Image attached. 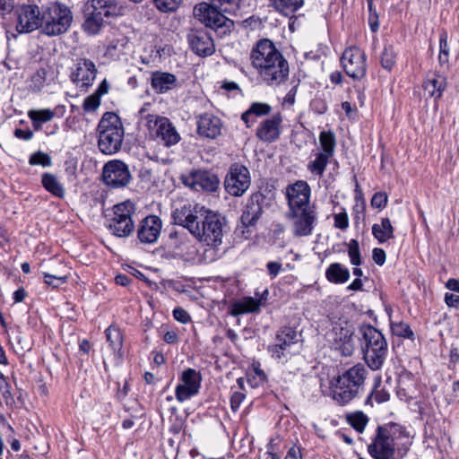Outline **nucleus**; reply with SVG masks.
<instances>
[{
	"label": "nucleus",
	"mask_w": 459,
	"mask_h": 459,
	"mask_svg": "<svg viewBox=\"0 0 459 459\" xmlns=\"http://www.w3.org/2000/svg\"><path fill=\"white\" fill-rule=\"evenodd\" d=\"M45 12L42 32L48 36H58L67 31L73 22L71 9L63 3H56Z\"/></svg>",
	"instance_id": "nucleus-5"
},
{
	"label": "nucleus",
	"mask_w": 459,
	"mask_h": 459,
	"mask_svg": "<svg viewBox=\"0 0 459 459\" xmlns=\"http://www.w3.org/2000/svg\"><path fill=\"white\" fill-rule=\"evenodd\" d=\"M397 53L392 44H385L380 54L381 66L387 71H391L396 64Z\"/></svg>",
	"instance_id": "nucleus-38"
},
{
	"label": "nucleus",
	"mask_w": 459,
	"mask_h": 459,
	"mask_svg": "<svg viewBox=\"0 0 459 459\" xmlns=\"http://www.w3.org/2000/svg\"><path fill=\"white\" fill-rule=\"evenodd\" d=\"M388 196L385 192L380 191L374 194L371 198V206L377 209H383L386 206Z\"/></svg>",
	"instance_id": "nucleus-53"
},
{
	"label": "nucleus",
	"mask_w": 459,
	"mask_h": 459,
	"mask_svg": "<svg viewBox=\"0 0 459 459\" xmlns=\"http://www.w3.org/2000/svg\"><path fill=\"white\" fill-rule=\"evenodd\" d=\"M251 184L248 169L239 163H234L225 177V191L232 196H242L249 188Z\"/></svg>",
	"instance_id": "nucleus-8"
},
{
	"label": "nucleus",
	"mask_w": 459,
	"mask_h": 459,
	"mask_svg": "<svg viewBox=\"0 0 459 459\" xmlns=\"http://www.w3.org/2000/svg\"><path fill=\"white\" fill-rule=\"evenodd\" d=\"M438 62L441 66L448 65L449 63V46L447 42V33L446 31H443L439 38Z\"/></svg>",
	"instance_id": "nucleus-45"
},
{
	"label": "nucleus",
	"mask_w": 459,
	"mask_h": 459,
	"mask_svg": "<svg viewBox=\"0 0 459 459\" xmlns=\"http://www.w3.org/2000/svg\"><path fill=\"white\" fill-rule=\"evenodd\" d=\"M446 87V79L445 76L435 72L429 73L423 82L424 91L429 97L438 100Z\"/></svg>",
	"instance_id": "nucleus-28"
},
{
	"label": "nucleus",
	"mask_w": 459,
	"mask_h": 459,
	"mask_svg": "<svg viewBox=\"0 0 459 459\" xmlns=\"http://www.w3.org/2000/svg\"><path fill=\"white\" fill-rule=\"evenodd\" d=\"M100 105V98L95 93L88 96L84 101L82 108L86 112L95 111Z\"/></svg>",
	"instance_id": "nucleus-54"
},
{
	"label": "nucleus",
	"mask_w": 459,
	"mask_h": 459,
	"mask_svg": "<svg viewBox=\"0 0 459 459\" xmlns=\"http://www.w3.org/2000/svg\"><path fill=\"white\" fill-rule=\"evenodd\" d=\"M41 183L44 188L53 195L58 198L65 196V188L55 175L44 173L42 175Z\"/></svg>",
	"instance_id": "nucleus-35"
},
{
	"label": "nucleus",
	"mask_w": 459,
	"mask_h": 459,
	"mask_svg": "<svg viewBox=\"0 0 459 459\" xmlns=\"http://www.w3.org/2000/svg\"><path fill=\"white\" fill-rule=\"evenodd\" d=\"M368 369L360 363L351 367L342 375V384L349 383L355 390L359 392V388L364 385L367 378Z\"/></svg>",
	"instance_id": "nucleus-30"
},
{
	"label": "nucleus",
	"mask_w": 459,
	"mask_h": 459,
	"mask_svg": "<svg viewBox=\"0 0 459 459\" xmlns=\"http://www.w3.org/2000/svg\"><path fill=\"white\" fill-rule=\"evenodd\" d=\"M325 277L332 283H344L350 278V271L340 263H333L326 269Z\"/></svg>",
	"instance_id": "nucleus-32"
},
{
	"label": "nucleus",
	"mask_w": 459,
	"mask_h": 459,
	"mask_svg": "<svg viewBox=\"0 0 459 459\" xmlns=\"http://www.w3.org/2000/svg\"><path fill=\"white\" fill-rule=\"evenodd\" d=\"M347 421L354 429L362 433L368 424V418L362 411H356L347 415Z\"/></svg>",
	"instance_id": "nucleus-43"
},
{
	"label": "nucleus",
	"mask_w": 459,
	"mask_h": 459,
	"mask_svg": "<svg viewBox=\"0 0 459 459\" xmlns=\"http://www.w3.org/2000/svg\"><path fill=\"white\" fill-rule=\"evenodd\" d=\"M155 7L161 13L176 12L182 0H152Z\"/></svg>",
	"instance_id": "nucleus-48"
},
{
	"label": "nucleus",
	"mask_w": 459,
	"mask_h": 459,
	"mask_svg": "<svg viewBox=\"0 0 459 459\" xmlns=\"http://www.w3.org/2000/svg\"><path fill=\"white\" fill-rule=\"evenodd\" d=\"M348 255L351 260V264L359 266L361 264V255L359 251V242L356 239H351L348 243Z\"/></svg>",
	"instance_id": "nucleus-49"
},
{
	"label": "nucleus",
	"mask_w": 459,
	"mask_h": 459,
	"mask_svg": "<svg viewBox=\"0 0 459 459\" xmlns=\"http://www.w3.org/2000/svg\"><path fill=\"white\" fill-rule=\"evenodd\" d=\"M172 218L174 223L186 229L200 243L217 248L222 244L227 220L219 212L195 204L177 208Z\"/></svg>",
	"instance_id": "nucleus-1"
},
{
	"label": "nucleus",
	"mask_w": 459,
	"mask_h": 459,
	"mask_svg": "<svg viewBox=\"0 0 459 459\" xmlns=\"http://www.w3.org/2000/svg\"><path fill=\"white\" fill-rule=\"evenodd\" d=\"M102 180L112 188L126 186L131 180L128 166L119 160L107 162L103 167Z\"/></svg>",
	"instance_id": "nucleus-15"
},
{
	"label": "nucleus",
	"mask_w": 459,
	"mask_h": 459,
	"mask_svg": "<svg viewBox=\"0 0 459 459\" xmlns=\"http://www.w3.org/2000/svg\"><path fill=\"white\" fill-rule=\"evenodd\" d=\"M192 50L198 56H208L213 54L215 48L212 37L205 30H195L188 35Z\"/></svg>",
	"instance_id": "nucleus-24"
},
{
	"label": "nucleus",
	"mask_w": 459,
	"mask_h": 459,
	"mask_svg": "<svg viewBox=\"0 0 459 459\" xmlns=\"http://www.w3.org/2000/svg\"><path fill=\"white\" fill-rule=\"evenodd\" d=\"M298 332L292 327L284 326L276 334V343L269 346L268 350L273 357L281 359L285 356V351L298 342Z\"/></svg>",
	"instance_id": "nucleus-22"
},
{
	"label": "nucleus",
	"mask_w": 459,
	"mask_h": 459,
	"mask_svg": "<svg viewBox=\"0 0 459 459\" xmlns=\"http://www.w3.org/2000/svg\"><path fill=\"white\" fill-rule=\"evenodd\" d=\"M281 53L275 45L268 39H262L253 47L250 54L252 66L256 72L268 61L279 56Z\"/></svg>",
	"instance_id": "nucleus-18"
},
{
	"label": "nucleus",
	"mask_w": 459,
	"mask_h": 459,
	"mask_svg": "<svg viewBox=\"0 0 459 459\" xmlns=\"http://www.w3.org/2000/svg\"><path fill=\"white\" fill-rule=\"evenodd\" d=\"M86 18L84 22L82 23L83 30L89 35H96L98 34L105 22L100 19L98 14L94 13L91 10L85 9Z\"/></svg>",
	"instance_id": "nucleus-36"
},
{
	"label": "nucleus",
	"mask_w": 459,
	"mask_h": 459,
	"mask_svg": "<svg viewBox=\"0 0 459 459\" xmlns=\"http://www.w3.org/2000/svg\"><path fill=\"white\" fill-rule=\"evenodd\" d=\"M359 333L364 360L372 370L382 368L387 355V341L381 331L371 325H362Z\"/></svg>",
	"instance_id": "nucleus-2"
},
{
	"label": "nucleus",
	"mask_w": 459,
	"mask_h": 459,
	"mask_svg": "<svg viewBox=\"0 0 459 459\" xmlns=\"http://www.w3.org/2000/svg\"><path fill=\"white\" fill-rule=\"evenodd\" d=\"M372 258L377 265H383L386 258L385 250L379 247H375L372 251Z\"/></svg>",
	"instance_id": "nucleus-59"
},
{
	"label": "nucleus",
	"mask_w": 459,
	"mask_h": 459,
	"mask_svg": "<svg viewBox=\"0 0 459 459\" xmlns=\"http://www.w3.org/2000/svg\"><path fill=\"white\" fill-rule=\"evenodd\" d=\"M380 384H381V378L377 377L376 379L374 390L371 392V394L368 396V398L366 400V404L372 405V399H375V401L377 403H385L390 399V394L385 389H384V388L378 389V387L380 386Z\"/></svg>",
	"instance_id": "nucleus-42"
},
{
	"label": "nucleus",
	"mask_w": 459,
	"mask_h": 459,
	"mask_svg": "<svg viewBox=\"0 0 459 459\" xmlns=\"http://www.w3.org/2000/svg\"><path fill=\"white\" fill-rule=\"evenodd\" d=\"M267 205V196L264 193L256 191L251 194L240 216L241 227L244 229L255 227Z\"/></svg>",
	"instance_id": "nucleus-12"
},
{
	"label": "nucleus",
	"mask_w": 459,
	"mask_h": 459,
	"mask_svg": "<svg viewBox=\"0 0 459 459\" xmlns=\"http://www.w3.org/2000/svg\"><path fill=\"white\" fill-rule=\"evenodd\" d=\"M333 398L341 405H345L355 398L359 392L349 383H343L342 377L339 376L333 385Z\"/></svg>",
	"instance_id": "nucleus-27"
},
{
	"label": "nucleus",
	"mask_w": 459,
	"mask_h": 459,
	"mask_svg": "<svg viewBox=\"0 0 459 459\" xmlns=\"http://www.w3.org/2000/svg\"><path fill=\"white\" fill-rule=\"evenodd\" d=\"M221 119L212 114L205 113L198 117L197 133L201 136L215 139L221 134Z\"/></svg>",
	"instance_id": "nucleus-25"
},
{
	"label": "nucleus",
	"mask_w": 459,
	"mask_h": 459,
	"mask_svg": "<svg viewBox=\"0 0 459 459\" xmlns=\"http://www.w3.org/2000/svg\"><path fill=\"white\" fill-rule=\"evenodd\" d=\"M107 341L109 343V347L113 351L116 357L119 359H122L123 354L121 352L123 347V335L120 330L117 327L110 325L106 329Z\"/></svg>",
	"instance_id": "nucleus-34"
},
{
	"label": "nucleus",
	"mask_w": 459,
	"mask_h": 459,
	"mask_svg": "<svg viewBox=\"0 0 459 459\" xmlns=\"http://www.w3.org/2000/svg\"><path fill=\"white\" fill-rule=\"evenodd\" d=\"M87 10H91L105 23L122 14L121 7L115 0H89Z\"/></svg>",
	"instance_id": "nucleus-23"
},
{
	"label": "nucleus",
	"mask_w": 459,
	"mask_h": 459,
	"mask_svg": "<svg viewBox=\"0 0 459 459\" xmlns=\"http://www.w3.org/2000/svg\"><path fill=\"white\" fill-rule=\"evenodd\" d=\"M145 120L152 135L160 139L164 145L171 146L179 142L180 135L169 118L149 114L145 117Z\"/></svg>",
	"instance_id": "nucleus-10"
},
{
	"label": "nucleus",
	"mask_w": 459,
	"mask_h": 459,
	"mask_svg": "<svg viewBox=\"0 0 459 459\" xmlns=\"http://www.w3.org/2000/svg\"><path fill=\"white\" fill-rule=\"evenodd\" d=\"M311 189L306 181L299 180L288 186L286 195L290 212L311 207L309 204Z\"/></svg>",
	"instance_id": "nucleus-19"
},
{
	"label": "nucleus",
	"mask_w": 459,
	"mask_h": 459,
	"mask_svg": "<svg viewBox=\"0 0 459 459\" xmlns=\"http://www.w3.org/2000/svg\"><path fill=\"white\" fill-rule=\"evenodd\" d=\"M198 393L196 386H186L183 384L176 387V398L178 402H184Z\"/></svg>",
	"instance_id": "nucleus-50"
},
{
	"label": "nucleus",
	"mask_w": 459,
	"mask_h": 459,
	"mask_svg": "<svg viewBox=\"0 0 459 459\" xmlns=\"http://www.w3.org/2000/svg\"><path fill=\"white\" fill-rule=\"evenodd\" d=\"M134 204L130 202L118 204L113 208V217L109 220L108 229L113 235L119 238L128 237L134 229L132 215Z\"/></svg>",
	"instance_id": "nucleus-6"
},
{
	"label": "nucleus",
	"mask_w": 459,
	"mask_h": 459,
	"mask_svg": "<svg viewBox=\"0 0 459 459\" xmlns=\"http://www.w3.org/2000/svg\"><path fill=\"white\" fill-rule=\"evenodd\" d=\"M276 10L288 16L299 9L304 0H272Z\"/></svg>",
	"instance_id": "nucleus-39"
},
{
	"label": "nucleus",
	"mask_w": 459,
	"mask_h": 459,
	"mask_svg": "<svg viewBox=\"0 0 459 459\" xmlns=\"http://www.w3.org/2000/svg\"><path fill=\"white\" fill-rule=\"evenodd\" d=\"M16 30L20 33H30L42 28L45 12L36 4H24L16 9Z\"/></svg>",
	"instance_id": "nucleus-7"
},
{
	"label": "nucleus",
	"mask_w": 459,
	"mask_h": 459,
	"mask_svg": "<svg viewBox=\"0 0 459 459\" xmlns=\"http://www.w3.org/2000/svg\"><path fill=\"white\" fill-rule=\"evenodd\" d=\"M181 380L186 386H196V390L199 392L201 376L195 369L187 368L183 371Z\"/></svg>",
	"instance_id": "nucleus-46"
},
{
	"label": "nucleus",
	"mask_w": 459,
	"mask_h": 459,
	"mask_svg": "<svg viewBox=\"0 0 459 459\" xmlns=\"http://www.w3.org/2000/svg\"><path fill=\"white\" fill-rule=\"evenodd\" d=\"M445 301L448 307L459 308V295L454 293H446L445 295Z\"/></svg>",
	"instance_id": "nucleus-62"
},
{
	"label": "nucleus",
	"mask_w": 459,
	"mask_h": 459,
	"mask_svg": "<svg viewBox=\"0 0 459 459\" xmlns=\"http://www.w3.org/2000/svg\"><path fill=\"white\" fill-rule=\"evenodd\" d=\"M28 116L31 119L33 126L38 129L42 123L50 121L55 113L50 109L30 110Z\"/></svg>",
	"instance_id": "nucleus-41"
},
{
	"label": "nucleus",
	"mask_w": 459,
	"mask_h": 459,
	"mask_svg": "<svg viewBox=\"0 0 459 459\" xmlns=\"http://www.w3.org/2000/svg\"><path fill=\"white\" fill-rule=\"evenodd\" d=\"M289 73V64L282 54L257 71L260 79L268 86H279L288 79Z\"/></svg>",
	"instance_id": "nucleus-9"
},
{
	"label": "nucleus",
	"mask_w": 459,
	"mask_h": 459,
	"mask_svg": "<svg viewBox=\"0 0 459 459\" xmlns=\"http://www.w3.org/2000/svg\"><path fill=\"white\" fill-rule=\"evenodd\" d=\"M301 458H302V455H301L300 448L293 446L289 449L287 455L285 456L284 459H301Z\"/></svg>",
	"instance_id": "nucleus-64"
},
{
	"label": "nucleus",
	"mask_w": 459,
	"mask_h": 459,
	"mask_svg": "<svg viewBox=\"0 0 459 459\" xmlns=\"http://www.w3.org/2000/svg\"><path fill=\"white\" fill-rule=\"evenodd\" d=\"M403 428L396 423L379 426L368 451L374 459H395V440L403 434Z\"/></svg>",
	"instance_id": "nucleus-4"
},
{
	"label": "nucleus",
	"mask_w": 459,
	"mask_h": 459,
	"mask_svg": "<svg viewBox=\"0 0 459 459\" xmlns=\"http://www.w3.org/2000/svg\"><path fill=\"white\" fill-rule=\"evenodd\" d=\"M293 220V234L296 237H305L312 233L316 212L314 206L290 211Z\"/></svg>",
	"instance_id": "nucleus-17"
},
{
	"label": "nucleus",
	"mask_w": 459,
	"mask_h": 459,
	"mask_svg": "<svg viewBox=\"0 0 459 459\" xmlns=\"http://www.w3.org/2000/svg\"><path fill=\"white\" fill-rule=\"evenodd\" d=\"M45 71H38L31 78L32 82L35 83L36 91H39L45 81Z\"/></svg>",
	"instance_id": "nucleus-61"
},
{
	"label": "nucleus",
	"mask_w": 459,
	"mask_h": 459,
	"mask_svg": "<svg viewBox=\"0 0 459 459\" xmlns=\"http://www.w3.org/2000/svg\"><path fill=\"white\" fill-rule=\"evenodd\" d=\"M13 341L17 343V352H23L30 349L29 341L23 338L19 330L17 331V334L13 336Z\"/></svg>",
	"instance_id": "nucleus-56"
},
{
	"label": "nucleus",
	"mask_w": 459,
	"mask_h": 459,
	"mask_svg": "<svg viewBox=\"0 0 459 459\" xmlns=\"http://www.w3.org/2000/svg\"><path fill=\"white\" fill-rule=\"evenodd\" d=\"M194 15L206 27L219 30L229 29L232 21L226 16V13L207 3H200L194 8Z\"/></svg>",
	"instance_id": "nucleus-11"
},
{
	"label": "nucleus",
	"mask_w": 459,
	"mask_h": 459,
	"mask_svg": "<svg viewBox=\"0 0 459 459\" xmlns=\"http://www.w3.org/2000/svg\"><path fill=\"white\" fill-rule=\"evenodd\" d=\"M97 69L94 63L90 59H81L76 70L72 74V80L75 82H82L81 87L87 89L95 80Z\"/></svg>",
	"instance_id": "nucleus-26"
},
{
	"label": "nucleus",
	"mask_w": 459,
	"mask_h": 459,
	"mask_svg": "<svg viewBox=\"0 0 459 459\" xmlns=\"http://www.w3.org/2000/svg\"><path fill=\"white\" fill-rule=\"evenodd\" d=\"M177 77L170 73L156 71L152 74L151 85L157 93H164L175 88Z\"/></svg>",
	"instance_id": "nucleus-29"
},
{
	"label": "nucleus",
	"mask_w": 459,
	"mask_h": 459,
	"mask_svg": "<svg viewBox=\"0 0 459 459\" xmlns=\"http://www.w3.org/2000/svg\"><path fill=\"white\" fill-rule=\"evenodd\" d=\"M162 222L159 216L149 215L140 222L137 236L140 242L144 244L155 243L160 234Z\"/></svg>",
	"instance_id": "nucleus-21"
},
{
	"label": "nucleus",
	"mask_w": 459,
	"mask_h": 459,
	"mask_svg": "<svg viewBox=\"0 0 459 459\" xmlns=\"http://www.w3.org/2000/svg\"><path fill=\"white\" fill-rule=\"evenodd\" d=\"M271 110L272 108L269 104L261 102H254L248 108L249 113L256 117L266 116L271 112Z\"/></svg>",
	"instance_id": "nucleus-52"
},
{
	"label": "nucleus",
	"mask_w": 459,
	"mask_h": 459,
	"mask_svg": "<svg viewBox=\"0 0 459 459\" xmlns=\"http://www.w3.org/2000/svg\"><path fill=\"white\" fill-rule=\"evenodd\" d=\"M246 395L242 392H234L230 397V407L233 411H236L242 402L244 401Z\"/></svg>",
	"instance_id": "nucleus-57"
},
{
	"label": "nucleus",
	"mask_w": 459,
	"mask_h": 459,
	"mask_svg": "<svg viewBox=\"0 0 459 459\" xmlns=\"http://www.w3.org/2000/svg\"><path fill=\"white\" fill-rule=\"evenodd\" d=\"M368 11H369L368 22H369L372 31L375 32L379 28L378 15H377V13L373 5L371 7V10H368Z\"/></svg>",
	"instance_id": "nucleus-60"
},
{
	"label": "nucleus",
	"mask_w": 459,
	"mask_h": 459,
	"mask_svg": "<svg viewBox=\"0 0 459 459\" xmlns=\"http://www.w3.org/2000/svg\"><path fill=\"white\" fill-rule=\"evenodd\" d=\"M342 65L348 76L355 80L362 79L367 72V56L357 47L348 48L341 57Z\"/></svg>",
	"instance_id": "nucleus-13"
},
{
	"label": "nucleus",
	"mask_w": 459,
	"mask_h": 459,
	"mask_svg": "<svg viewBox=\"0 0 459 459\" xmlns=\"http://www.w3.org/2000/svg\"><path fill=\"white\" fill-rule=\"evenodd\" d=\"M282 117L280 113L263 120L256 128L255 136L264 143H273L280 138Z\"/></svg>",
	"instance_id": "nucleus-20"
},
{
	"label": "nucleus",
	"mask_w": 459,
	"mask_h": 459,
	"mask_svg": "<svg viewBox=\"0 0 459 459\" xmlns=\"http://www.w3.org/2000/svg\"><path fill=\"white\" fill-rule=\"evenodd\" d=\"M173 316L177 321L183 324H186L190 321L189 314L184 308L179 307L173 310Z\"/></svg>",
	"instance_id": "nucleus-58"
},
{
	"label": "nucleus",
	"mask_w": 459,
	"mask_h": 459,
	"mask_svg": "<svg viewBox=\"0 0 459 459\" xmlns=\"http://www.w3.org/2000/svg\"><path fill=\"white\" fill-rule=\"evenodd\" d=\"M30 165H41L43 167H49L52 164L51 157L43 152H36L29 160Z\"/></svg>",
	"instance_id": "nucleus-51"
},
{
	"label": "nucleus",
	"mask_w": 459,
	"mask_h": 459,
	"mask_svg": "<svg viewBox=\"0 0 459 459\" xmlns=\"http://www.w3.org/2000/svg\"><path fill=\"white\" fill-rule=\"evenodd\" d=\"M98 147L102 153L111 155L121 149L125 129L116 113H104L98 125Z\"/></svg>",
	"instance_id": "nucleus-3"
},
{
	"label": "nucleus",
	"mask_w": 459,
	"mask_h": 459,
	"mask_svg": "<svg viewBox=\"0 0 459 459\" xmlns=\"http://www.w3.org/2000/svg\"><path fill=\"white\" fill-rule=\"evenodd\" d=\"M260 307V299L248 297L241 301L233 303L230 308V314L236 316L246 313H254L259 311Z\"/></svg>",
	"instance_id": "nucleus-33"
},
{
	"label": "nucleus",
	"mask_w": 459,
	"mask_h": 459,
	"mask_svg": "<svg viewBox=\"0 0 459 459\" xmlns=\"http://www.w3.org/2000/svg\"><path fill=\"white\" fill-rule=\"evenodd\" d=\"M269 274L272 277H276L281 269V264L278 262H269L266 265Z\"/></svg>",
	"instance_id": "nucleus-63"
},
{
	"label": "nucleus",
	"mask_w": 459,
	"mask_h": 459,
	"mask_svg": "<svg viewBox=\"0 0 459 459\" xmlns=\"http://www.w3.org/2000/svg\"><path fill=\"white\" fill-rule=\"evenodd\" d=\"M332 157L324 154L322 152H317L316 154V159L310 161L307 164V169L312 173L318 177H322L325 171V169L329 163V160Z\"/></svg>",
	"instance_id": "nucleus-37"
},
{
	"label": "nucleus",
	"mask_w": 459,
	"mask_h": 459,
	"mask_svg": "<svg viewBox=\"0 0 459 459\" xmlns=\"http://www.w3.org/2000/svg\"><path fill=\"white\" fill-rule=\"evenodd\" d=\"M211 4L225 13H232L238 9L240 0H210Z\"/></svg>",
	"instance_id": "nucleus-47"
},
{
	"label": "nucleus",
	"mask_w": 459,
	"mask_h": 459,
	"mask_svg": "<svg viewBox=\"0 0 459 459\" xmlns=\"http://www.w3.org/2000/svg\"><path fill=\"white\" fill-rule=\"evenodd\" d=\"M394 229L389 218H382L380 223L372 226V234L380 244L394 238Z\"/></svg>",
	"instance_id": "nucleus-31"
},
{
	"label": "nucleus",
	"mask_w": 459,
	"mask_h": 459,
	"mask_svg": "<svg viewBox=\"0 0 459 459\" xmlns=\"http://www.w3.org/2000/svg\"><path fill=\"white\" fill-rule=\"evenodd\" d=\"M391 329L393 333L398 337L411 340L414 338L413 331L411 329L410 325L404 322H392Z\"/></svg>",
	"instance_id": "nucleus-44"
},
{
	"label": "nucleus",
	"mask_w": 459,
	"mask_h": 459,
	"mask_svg": "<svg viewBox=\"0 0 459 459\" xmlns=\"http://www.w3.org/2000/svg\"><path fill=\"white\" fill-rule=\"evenodd\" d=\"M182 183L195 191L214 193L219 189L220 179L218 176L205 169L192 170L186 175H182Z\"/></svg>",
	"instance_id": "nucleus-14"
},
{
	"label": "nucleus",
	"mask_w": 459,
	"mask_h": 459,
	"mask_svg": "<svg viewBox=\"0 0 459 459\" xmlns=\"http://www.w3.org/2000/svg\"><path fill=\"white\" fill-rule=\"evenodd\" d=\"M334 227L340 230H346L349 226V217L346 212L334 214Z\"/></svg>",
	"instance_id": "nucleus-55"
},
{
	"label": "nucleus",
	"mask_w": 459,
	"mask_h": 459,
	"mask_svg": "<svg viewBox=\"0 0 459 459\" xmlns=\"http://www.w3.org/2000/svg\"><path fill=\"white\" fill-rule=\"evenodd\" d=\"M319 143L322 148V153L330 157L333 156L335 149V137L332 131H323L319 135Z\"/></svg>",
	"instance_id": "nucleus-40"
},
{
	"label": "nucleus",
	"mask_w": 459,
	"mask_h": 459,
	"mask_svg": "<svg viewBox=\"0 0 459 459\" xmlns=\"http://www.w3.org/2000/svg\"><path fill=\"white\" fill-rule=\"evenodd\" d=\"M354 334L353 325L345 320L336 322L331 331L333 343L343 356H351L354 351L352 336Z\"/></svg>",
	"instance_id": "nucleus-16"
}]
</instances>
